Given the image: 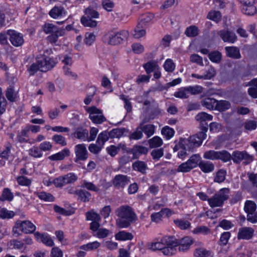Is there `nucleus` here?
<instances>
[{
    "label": "nucleus",
    "instance_id": "obj_22",
    "mask_svg": "<svg viewBox=\"0 0 257 257\" xmlns=\"http://www.w3.org/2000/svg\"><path fill=\"white\" fill-rule=\"evenodd\" d=\"M88 136V131L82 127L77 128L74 133V137L83 141H87Z\"/></svg>",
    "mask_w": 257,
    "mask_h": 257
},
{
    "label": "nucleus",
    "instance_id": "obj_36",
    "mask_svg": "<svg viewBox=\"0 0 257 257\" xmlns=\"http://www.w3.org/2000/svg\"><path fill=\"white\" fill-rule=\"evenodd\" d=\"M146 34V30L144 28V26L141 25V23H138L134 31V37L136 39H139L144 36Z\"/></svg>",
    "mask_w": 257,
    "mask_h": 257
},
{
    "label": "nucleus",
    "instance_id": "obj_5",
    "mask_svg": "<svg viewBox=\"0 0 257 257\" xmlns=\"http://www.w3.org/2000/svg\"><path fill=\"white\" fill-rule=\"evenodd\" d=\"M229 190L222 188L215 193L212 197L208 199L209 205L211 207H220L224 202L228 198Z\"/></svg>",
    "mask_w": 257,
    "mask_h": 257
},
{
    "label": "nucleus",
    "instance_id": "obj_34",
    "mask_svg": "<svg viewBox=\"0 0 257 257\" xmlns=\"http://www.w3.org/2000/svg\"><path fill=\"white\" fill-rule=\"evenodd\" d=\"M231 159V155L227 151H218L217 160H220L223 162H227Z\"/></svg>",
    "mask_w": 257,
    "mask_h": 257
},
{
    "label": "nucleus",
    "instance_id": "obj_15",
    "mask_svg": "<svg viewBox=\"0 0 257 257\" xmlns=\"http://www.w3.org/2000/svg\"><path fill=\"white\" fill-rule=\"evenodd\" d=\"M34 236L37 241L42 242L47 246H52L54 244L53 240L47 234L36 232L34 233Z\"/></svg>",
    "mask_w": 257,
    "mask_h": 257
},
{
    "label": "nucleus",
    "instance_id": "obj_55",
    "mask_svg": "<svg viewBox=\"0 0 257 257\" xmlns=\"http://www.w3.org/2000/svg\"><path fill=\"white\" fill-rule=\"evenodd\" d=\"M65 184L73 183L77 180V177L74 173H70L63 176Z\"/></svg>",
    "mask_w": 257,
    "mask_h": 257
},
{
    "label": "nucleus",
    "instance_id": "obj_61",
    "mask_svg": "<svg viewBox=\"0 0 257 257\" xmlns=\"http://www.w3.org/2000/svg\"><path fill=\"white\" fill-rule=\"evenodd\" d=\"M17 180L18 184L21 186H29L32 183L31 180L23 176L18 177Z\"/></svg>",
    "mask_w": 257,
    "mask_h": 257
},
{
    "label": "nucleus",
    "instance_id": "obj_38",
    "mask_svg": "<svg viewBox=\"0 0 257 257\" xmlns=\"http://www.w3.org/2000/svg\"><path fill=\"white\" fill-rule=\"evenodd\" d=\"M109 138L108 132L103 131L99 134L96 143L103 147L104 143L108 140Z\"/></svg>",
    "mask_w": 257,
    "mask_h": 257
},
{
    "label": "nucleus",
    "instance_id": "obj_43",
    "mask_svg": "<svg viewBox=\"0 0 257 257\" xmlns=\"http://www.w3.org/2000/svg\"><path fill=\"white\" fill-rule=\"evenodd\" d=\"M14 198L13 194L11 190L8 188H4L2 196L0 197V200L2 201H12Z\"/></svg>",
    "mask_w": 257,
    "mask_h": 257
},
{
    "label": "nucleus",
    "instance_id": "obj_23",
    "mask_svg": "<svg viewBox=\"0 0 257 257\" xmlns=\"http://www.w3.org/2000/svg\"><path fill=\"white\" fill-rule=\"evenodd\" d=\"M144 124L142 121L140 124V129L147 136L148 138L150 137L155 133V126L151 124Z\"/></svg>",
    "mask_w": 257,
    "mask_h": 257
},
{
    "label": "nucleus",
    "instance_id": "obj_64",
    "mask_svg": "<svg viewBox=\"0 0 257 257\" xmlns=\"http://www.w3.org/2000/svg\"><path fill=\"white\" fill-rule=\"evenodd\" d=\"M102 6L107 12H111L114 7V3L111 0H104L102 2Z\"/></svg>",
    "mask_w": 257,
    "mask_h": 257
},
{
    "label": "nucleus",
    "instance_id": "obj_30",
    "mask_svg": "<svg viewBox=\"0 0 257 257\" xmlns=\"http://www.w3.org/2000/svg\"><path fill=\"white\" fill-rule=\"evenodd\" d=\"M100 246V243L97 241H95L82 245L80 246L79 248L81 249L88 251L95 250L99 247Z\"/></svg>",
    "mask_w": 257,
    "mask_h": 257
},
{
    "label": "nucleus",
    "instance_id": "obj_25",
    "mask_svg": "<svg viewBox=\"0 0 257 257\" xmlns=\"http://www.w3.org/2000/svg\"><path fill=\"white\" fill-rule=\"evenodd\" d=\"M164 246L176 247L178 241L173 236H165L162 238Z\"/></svg>",
    "mask_w": 257,
    "mask_h": 257
},
{
    "label": "nucleus",
    "instance_id": "obj_20",
    "mask_svg": "<svg viewBox=\"0 0 257 257\" xmlns=\"http://www.w3.org/2000/svg\"><path fill=\"white\" fill-rule=\"evenodd\" d=\"M192 243L191 238L188 236H186L182 238L178 242V249L180 251L184 252L187 251L190 247Z\"/></svg>",
    "mask_w": 257,
    "mask_h": 257
},
{
    "label": "nucleus",
    "instance_id": "obj_9",
    "mask_svg": "<svg viewBox=\"0 0 257 257\" xmlns=\"http://www.w3.org/2000/svg\"><path fill=\"white\" fill-rule=\"evenodd\" d=\"M244 209L247 213V220L252 223L257 222L255 203L252 201H246L245 203Z\"/></svg>",
    "mask_w": 257,
    "mask_h": 257
},
{
    "label": "nucleus",
    "instance_id": "obj_31",
    "mask_svg": "<svg viewBox=\"0 0 257 257\" xmlns=\"http://www.w3.org/2000/svg\"><path fill=\"white\" fill-rule=\"evenodd\" d=\"M75 193L78 196V198L83 202H88L90 200L91 194L86 190H77L75 192Z\"/></svg>",
    "mask_w": 257,
    "mask_h": 257
},
{
    "label": "nucleus",
    "instance_id": "obj_2",
    "mask_svg": "<svg viewBox=\"0 0 257 257\" xmlns=\"http://www.w3.org/2000/svg\"><path fill=\"white\" fill-rule=\"evenodd\" d=\"M207 130L208 127L206 126H204L202 131L195 135L192 136L188 139H181L180 145L182 146L185 149H188V150L200 146L202 141L206 138V135L205 133Z\"/></svg>",
    "mask_w": 257,
    "mask_h": 257
},
{
    "label": "nucleus",
    "instance_id": "obj_7",
    "mask_svg": "<svg viewBox=\"0 0 257 257\" xmlns=\"http://www.w3.org/2000/svg\"><path fill=\"white\" fill-rule=\"evenodd\" d=\"M85 110L89 114V118L95 124H101L106 121L101 110L95 106L86 107Z\"/></svg>",
    "mask_w": 257,
    "mask_h": 257
},
{
    "label": "nucleus",
    "instance_id": "obj_16",
    "mask_svg": "<svg viewBox=\"0 0 257 257\" xmlns=\"http://www.w3.org/2000/svg\"><path fill=\"white\" fill-rule=\"evenodd\" d=\"M254 230L251 227H244L239 229L237 238L239 239H249L252 236Z\"/></svg>",
    "mask_w": 257,
    "mask_h": 257
},
{
    "label": "nucleus",
    "instance_id": "obj_39",
    "mask_svg": "<svg viewBox=\"0 0 257 257\" xmlns=\"http://www.w3.org/2000/svg\"><path fill=\"white\" fill-rule=\"evenodd\" d=\"M230 106V103L226 100H220L216 101L215 109L220 111H223L228 109Z\"/></svg>",
    "mask_w": 257,
    "mask_h": 257
},
{
    "label": "nucleus",
    "instance_id": "obj_8",
    "mask_svg": "<svg viewBox=\"0 0 257 257\" xmlns=\"http://www.w3.org/2000/svg\"><path fill=\"white\" fill-rule=\"evenodd\" d=\"M241 4L242 12L248 16H252L256 13L257 9L255 6V0H238Z\"/></svg>",
    "mask_w": 257,
    "mask_h": 257
},
{
    "label": "nucleus",
    "instance_id": "obj_35",
    "mask_svg": "<svg viewBox=\"0 0 257 257\" xmlns=\"http://www.w3.org/2000/svg\"><path fill=\"white\" fill-rule=\"evenodd\" d=\"M150 148H155L161 146L163 143L162 139L158 136H155L148 141Z\"/></svg>",
    "mask_w": 257,
    "mask_h": 257
},
{
    "label": "nucleus",
    "instance_id": "obj_40",
    "mask_svg": "<svg viewBox=\"0 0 257 257\" xmlns=\"http://www.w3.org/2000/svg\"><path fill=\"white\" fill-rule=\"evenodd\" d=\"M192 169H193L192 167L187 161L180 164L177 169L174 171V173L176 172L187 173L190 172Z\"/></svg>",
    "mask_w": 257,
    "mask_h": 257
},
{
    "label": "nucleus",
    "instance_id": "obj_57",
    "mask_svg": "<svg viewBox=\"0 0 257 257\" xmlns=\"http://www.w3.org/2000/svg\"><path fill=\"white\" fill-rule=\"evenodd\" d=\"M218 151L209 150L204 152L203 158L205 159L215 160H217Z\"/></svg>",
    "mask_w": 257,
    "mask_h": 257
},
{
    "label": "nucleus",
    "instance_id": "obj_51",
    "mask_svg": "<svg viewBox=\"0 0 257 257\" xmlns=\"http://www.w3.org/2000/svg\"><path fill=\"white\" fill-rule=\"evenodd\" d=\"M174 131L173 128L169 126H165L162 129L161 133L162 135L167 139H170L173 137Z\"/></svg>",
    "mask_w": 257,
    "mask_h": 257
},
{
    "label": "nucleus",
    "instance_id": "obj_13",
    "mask_svg": "<svg viewBox=\"0 0 257 257\" xmlns=\"http://www.w3.org/2000/svg\"><path fill=\"white\" fill-rule=\"evenodd\" d=\"M7 34L10 36L11 43L16 47L22 45L24 42L23 35L14 30H8Z\"/></svg>",
    "mask_w": 257,
    "mask_h": 257
},
{
    "label": "nucleus",
    "instance_id": "obj_1",
    "mask_svg": "<svg viewBox=\"0 0 257 257\" xmlns=\"http://www.w3.org/2000/svg\"><path fill=\"white\" fill-rule=\"evenodd\" d=\"M117 216L116 225L120 228L128 227L132 223L137 220V216L133 209L128 205H121L115 211Z\"/></svg>",
    "mask_w": 257,
    "mask_h": 257
},
{
    "label": "nucleus",
    "instance_id": "obj_45",
    "mask_svg": "<svg viewBox=\"0 0 257 257\" xmlns=\"http://www.w3.org/2000/svg\"><path fill=\"white\" fill-rule=\"evenodd\" d=\"M185 34L189 37H194L198 34V29L195 26L187 27L185 31Z\"/></svg>",
    "mask_w": 257,
    "mask_h": 257
},
{
    "label": "nucleus",
    "instance_id": "obj_49",
    "mask_svg": "<svg viewBox=\"0 0 257 257\" xmlns=\"http://www.w3.org/2000/svg\"><path fill=\"white\" fill-rule=\"evenodd\" d=\"M186 89L188 91V93L192 95L198 94L203 91V87L199 85L186 87Z\"/></svg>",
    "mask_w": 257,
    "mask_h": 257
},
{
    "label": "nucleus",
    "instance_id": "obj_12",
    "mask_svg": "<svg viewBox=\"0 0 257 257\" xmlns=\"http://www.w3.org/2000/svg\"><path fill=\"white\" fill-rule=\"evenodd\" d=\"M38 62L42 72H47L53 68L56 65V62L51 58L45 57L38 60Z\"/></svg>",
    "mask_w": 257,
    "mask_h": 257
},
{
    "label": "nucleus",
    "instance_id": "obj_19",
    "mask_svg": "<svg viewBox=\"0 0 257 257\" xmlns=\"http://www.w3.org/2000/svg\"><path fill=\"white\" fill-rule=\"evenodd\" d=\"M226 55L231 58L238 59L241 58L239 49L234 46L226 47L225 48Z\"/></svg>",
    "mask_w": 257,
    "mask_h": 257
},
{
    "label": "nucleus",
    "instance_id": "obj_28",
    "mask_svg": "<svg viewBox=\"0 0 257 257\" xmlns=\"http://www.w3.org/2000/svg\"><path fill=\"white\" fill-rule=\"evenodd\" d=\"M143 67L145 68L146 73L148 74H150L151 72L157 69V68L159 67V66L157 62L153 61H149L144 64Z\"/></svg>",
    "mask_w": 257,
    "mask_h": 257
},
{
    "label": "nucleus",
    "instance_id": "obj_58",
    "mask_svg": "<svg viewBox=\"0 0 257 257\" xmlns=\"http://www.w3.org/2000/svg\"><path fill=\"white\" fill-rule=\"evenodd\" d=\"M164 155L163 148L153 150L151 152V156L153 160L158 161Z\"/></svg>",
    "mask_w": 257,
    "mask_h": 257
},
{
    "label": "nucleus",
    "instance_id": "obj_24",
    "mask_svg": "<svg viewBox=\"0 0 257 257\" xmlns=\"http://www.w3.org/2000/svg\"><path fill=\"white\" fill-rule=\"evenodd\" d=\"M199 167L201 171L205 173L212 172L214 169L213 164L209 161H201L199 164Z\"/></svg>",
    "mask_w": 257,
    "mask_h": 257
},
{
    "label": "nucleus",
    "instance_id": "obj_6",
    "mask_svg": "<svg viewBox=\"0 0 257 257\" xmlns=\"http://www.w3.org/2000/svg\"><path fill=\"white\" fill-rule=\"evenodd\" d=\"M129 33L126 30H121L119 32L110 31L107 34L108 44L116 45L120 44L126 40L128 37Z\"/></svg>",
    "mask_w": 257,
    "mask_h": 257
},
{
    "label": "nucleus",
    "instance_id": "obj_47",
    "mask_svg": "<svg viewBox=\"0 0 257 257\" xmlns=\"http://www.w3.org/2000/svg\"><path fill=\"white\" fill-rule=\"evenodd\" d=\"M244 151H234L231 155V159L236 164H239L243 160Z\"/></svg>",
    "mask_w": 257,
    "mask_h": 257
},
{
    "label": "nucleus",
    "instance_id": "obj_44",
    "mask_svg": "<svg viewBox=\"0 0 257 257\" xmlns=\"http://www.w3.org/2000/svg\"><path fill=\"white\" fill-rule=\"evenodd\" d=\"M92 18L88 17H82L81 18V22L85 27L94 28L96 27L97 22L95 20H92Z\"/></svg>",
    "mask_w": 257,
    "mask_h": 257
},
{
    "label": "nucleus",
    "instance_id": "obj_21",
    "mask_svg": "<svg viewBox=\"0 0 257 257\" xmlns=\"http://www.w3.org/2000/svg\"><path fill=\"white\" fill-rule=\"evenodd\" d=\"M70 151L67 148L64 149L61 152L50 156L48 158L51 161H59L63 160L66 157L70 155Z\"/></svg>",
    "mask_w": 257,
    "mask_h": 257
},
{
    "label": "nucleus",
    "instance_id": "obj_10",
    "mask_svg": "<svg viewBox=\"0 0 257 257\" xmlns=\"http://www.w3.org/2000/svg\"><path fill=\"white\" fill-rule=\"evenodd\" d=\"M74 152L76 156L74 161L76 163L79 161H85L88 157L86 147L83 144L76 145L74 148Z\"/></svg>",
    "mask_w": 257,
    "mask_h": 257
},
{
    "label": "nucleus",
    "instance_id": "obj_42",
    "mask_svg": "<svg viewBox=\"0 0 257 257\" xmlns=\"http://www.w3.org/2000/svg\"><path fill=\"white\" fill-rule=\"evenodd\" d=\"M226 175V171L224 169H220L216 173L214 179L215 182L222 183L225 179Z\"/></svg>",
    "mask_w": 257,
    "mask_h": 257
},
{
    "label": "nucleus",
    "instance_id": "obj_63",
    "mask_svg": "<svg viewBox=\"0 0 257 257\" xmlns=\"http://www.w3.org/2000/svg\"><path fill=\"white\" fill-rule=\"evenodd\" d=\"M95 40V35L92 33H87L85 36L84 42L85 44L90 46Z\"/></svg>",
    "mask_w": 257,
    "mask_h": 257
},
{
    "label": "nucleus",
    "instance_id": "obj_48",
    "mask_svg": "<svg viewBox=\"0 0 257 257\" xmlns=\"http://www.w3.org/2000/svg\"><path fill=\"white\" fill-rule=\"evenodd\" d=\"M86 219L88 220L100 221L101 217L99 214L94 212L93 210L86 213Z\"/></svg>",
    "mask_w": 257,
    "mask_h": 257
},
{
    "label": "nucleus",
    "instance_id": "obj_37",
    "mask_svg": "<svg viewBox=\"0 0 257 257\" xmlns=\"http://www.w3.org/2000/svg\"><path fill=\"white\" fill-rule=\"evenodd\" d=\"M196 257H212L211 252L204 248H198L194 251Z\"/></svg>",
    "mask_w": 257,
    "mask_h": 257
},
{
    "label": "nucleus",
    "instance_id": "obj_62",
    "mask_svg": "<svg viewBox=\"0 0 257 257\" xmlns=\"http://www.w3.org/2000/svg\"><path fill=\"white\" fill-rule=\"evenodd\" d=\"M210 230L209 228L205 226H198L194 229L193 230V232L194 234H207L210 233Z\"/></svg>",
    "mask_w": 257,
    "mask_h": 257
},
{
    "label": "nucleus",
    "instance_id": "obj_32",
    "mask_svg": "<svg viewBox=\"0 0 257 257\" xmlns=\"http://www.w3.org/2000/svg\"><path fill=\"white\" fill-rule=\"evenodd\" d=\"M154 16L151 13H147L142 15L140 18L139 23H141V25L145 26L151 22Z\"/></svg>",
    "mask_w": 257,
    "mask_h": 257
},
{
    "label": "nucleus",
    "instance_id": "obj_46",
    "mask_svg": "<svg viewBox=\"0 0 257 257\" xmlns=\"http://www.w3.org/2000/svg\"><path fill=\"white\" fill-rule=\"evenodd\" d=\"M85 16L82 17H88L89 18H98L99 17V13L97 11L93 8L88 7L85 10Z\"/></svg>",
    "mask_w": 257,
    "mask_h": 257
},
{
    "label": "nucleus",
    "instance_id": "obj_17",
    "mask_svg": "<svg viewBox=\"0 0 257 257\" xmlns=\"http://www.w3.org/2000/svg\"><path fill=\"white\" fill-rule=\"evenodd\" d=\"M67 12L65 9L61 6H55L49 12L50 16L55 19L64 17L66 15Z\"/></svg>",
    "mask_w": 257,
    "mask_h": 257
},
{
    "label": "nucleus",
    "instance_id": "obj_33",
    "mask_svg": "<svg viewBox=\"0 0 257 257\" xmlns=\"http://www.w3.org/2000/svg\"><path fill=\"white\" fill-rule=\"evenodd\" d=\"M201 158L199 154H194L192 155L189 159L187 161L189 164L193 169L196 167L197 166H199L200 162H201Z\"/></svg>",
    "mask_w": 257,
    "mask_h": 257
},
{
    "label": "nucleus",
    "instance_id": "obj_53",
    "mask_svg": "<svg viewBox=\"0 0 257 257\" xmlns=\"http://www.w3.org/2000/svg\"><path fill=\"white\" fill-rule=\"evenodd\" d=\"M207 18L211 20L218 22L221 18V13L219 11H212L209 13Z\"/></svg>",
    "mask_w": 257,
    "mask_h": 257
},
{
    "label": "nucleus",
    "instance_id": "obj_41",
    "mask_svg": "<svg viewBox=\"0 0 257 257\" xmlns=\"http://www.w3.org/2000/svg\"><path fill=\"white\" fill-rule=\"evenodd\" d=\"M161 113V110L159 108H155L151 112V114L148 117L146 115L144 114V118H143V123H145L149 122L151 120L154 119L157 117Z\"/></svg>",
    "mask_w": 257,
    "mask_h": 257
},
{
    "label": "nucleus",
    "instance_id": "obj_54",
    "mask_svg": "<svg viewBox=\"0 0 257 257\" xmlns=\"http://www.w3.org/2000/svg\"><path fill=\"white\" fill-rule=\"evenodd\" d=\"M71 66H63V73L65 76L68 77L76 79L77 77V75L76 73H74L71 68Z\"/></svg>",
    "mask_w": 257,
    "mask_h": 257
},
{
    "label": "nucleus",
    "instance_id": "obj_4",
    "mask_svg": "<svg viewBox=\"0 0 257 257\" xmlns=\"http://www.w3.org/2000/svg\"><path fill=\"white\" fill-rule=\"evenodd\" d=\"M43 29L46 34H51L48 37V39L52 43H55L59 37L65 35L64 29L59 28L52 23H46L43 26Z\"/></svg>",
    "mask_w": 257,
    "mask_h": 257
},
{
    "label": "nucleus",
    "instance_id": "obj_26",
    "mask_svg": "<svg viewBox=\"0 0 257 257\" xmlns=\"http://www.w3.org/2000/svg\"><path fill=\"white\" fill-rule=\"evenodd\" d=\"M217 100L213 98H206L202 101V105L208 109H215Z\"/></svg>",
    "mask_w": 257,
    "mask_h": 257
},
{
    "label": "nucleus",
    "instance_id": "obj_18",
    "mask_svg": "<svg viewBox=\"0 0 257 257\" xmlns=\"http://www.w3.org/2000/svg\"><path fill=\"white\" fill-rule=\"evenodd\" d=\"M212 115L209 114L205 112H201L197 114L195 116V119L197 121L200 123L201 131L204 126H206L208 127L206 121H210L212 119Z\"/></svg>",
    "mask_w": 257,
    "mask_h": 257
},
{
    "label": "nucleus",
    "instance_id": "obj_29",
    "mask_svg": "<svg viewBox=\"0 0 257 257\" xmlns=\"http://www.w3.org/2000/svg\"><path fill=\"white\" fill-rule=\"evenodd\" d=\"M115 237L116 240H126L132 239L133 235L131 233L125 232L124 231H121L115 235Z\"/></svg>",
    "mask_w": 257,
    "mask_h": 257
},
{
    "label": "nucleus",
    "instance_id": "obj_11",
    "mask_svg": "<svg viewBox=\"0 0 257 257\" xmlns=\"http://www.w3.org/2000/svg\"><path fill=\"white\" fill-rule=\"evenodd\" d=\"M217 34L224 42L234 43L237 40L236 34L227 29L218 31Z\"/></svg>",
    "mask_w": 257,
    "mask_h": 257
},
{
    "label": "nucleus",
    "instance_id": "obj_14",
    "mask_svg": "<svg viewBox=\"0 0 257 257\" xmlns=\"http://www.w3.org/2000/svg\"><path fill=\"white\" fill-rule=\"evenodd\" d=\"M130 181V178L126 175L121 174L116 175L112 182L113 185L117 189L123 188L127 185Z\"/></svg>",
    "mask_w": 257,
    "mask_h": 257
},
{
    "label": "nucleus",
    "instance_id": "obj_60",
    "mask_svg": "<svg viewBox=\"0 0 257 257\" xmlns=\"http://www.w3.org/2000/svg\"><path fill=\"white\" fill-rule=\"evenodd\" d=\"M82 187H85L89 190L93 191L96 192H98L100 191L99 189L92 183L87 182L85 180L83 181Z\"/></svg>",
    "mask_w": 257,
    "mask_h": 257
},
{
    "label": "nucleus",
    "instance_id": "obj_52",
    "mask_svg": "<svg viewBox=\"0 0 257 257\" xmlns=\"http://www.w3.org/2000/svg\"><path fill=\"white\" fill-rule=\"evenodd\" d=\"M15 213L12 211H9L3 208L0 210V218L3 219H10L13 218Z\"/></svg>",
    "mask_w": 257,
    "mask_h": 257
},
{
    "label": "nucleus",
    "instance_id": "obj_3",
    "mask_svg": "<svg viewBox=\"0 0 257 257\" xmlns=\"http://www.w3.org/2000/svg\"><path fill=\"white\" fill-rule=\"evenodd\" d=\"M36 229V226L29 220H17L13 228V233L15 236L21 234L20 231L25 233H32Z\"/></svg>",
    "mask_w": 257,
    "mask_h": 257
},
{
    "label": "nucleus",
    "instance_id": "obj_59",
    "mask_svg": "<svg viewBox=\"0 0 257 257\" xmlns=\"http://www.w3.org/2000/svg\"><path fill=\"white\" fill-rule=\"evenodd\" d=\"M52 140L56 144H59L62 146H65L67 145L65 138L60 135H55L53 136Z\"/></svg>",
    "mask_w": 257,
    "mask_h": 257
},
{
    "label": "nucleus",
    "instance_id": "obj_50",
    "mask_svg": "<svg viewBox=\"0 0 257 257\" xmlns=\"http://www.w3.org/2000/svg\"><path fill=\"white\" fill-rule=\"evenodd\" d=\"M208 57L212 62L218 63L221 59V54L218 51H213L208 54Z\"/></svg>",
    "mask_w": 257,
    "mask_h": 257
},
{
    "label": "nucleus",
    "instance_id": "obj_56",
    "mask_svg": "<svg viewBox=\"0 0 257 257\" xmlns=\"http://www.w3.org/2000/svg\"><path fill=\"white\" fill-rule=\"evenodd\" d=\"M37 195L40 199L46 201H53L54 200V197L50 193L41 192L37 193Z\"/></svg>",
    "mask_w": 257,
    "mask_h": 257
},
{
    "label": "nucleus",
    "instance_id": "obj_27",
    "mask_svg": "<svg viewBox=\"0 0 257 257\" xmlns=\"http://www.w3.org/2000/svg\"><path fill=\"white\" fill-rule=\"evenodd\" d=\"M133 168L142 174H145L147 169V164L143 161H138L133 164Z\"/></svg>",
    "mask_w": 257,
    "mask_h": 257
}]
</instances>
